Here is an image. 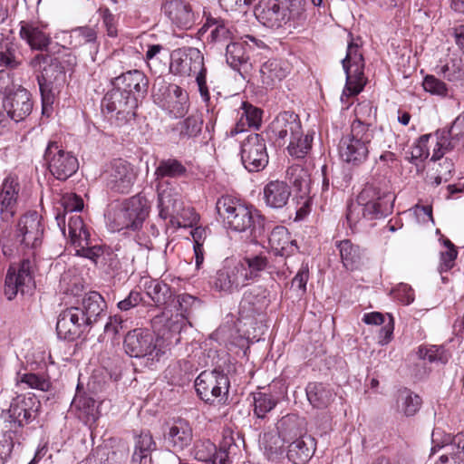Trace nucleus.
Segmentation results:
<instances>
[{"instance_id":"29","label":"nucleus","mask_w":464,"mask_h":464,"mask_svg":"<svg viewBox=\"0 0 464 464\" xmlns=\"http://www.w3.org/2000/svg\"><path fill=\"white\" fill-rule=\"evenodd\" d=\"M290 196V186L283 180H270L263 188V199L266 205L274 209L286 206Z\"/></svg>"},{"instance_id":"42","label":"nucleus","mask_w":464,"mask_h":464,"mask_svg":"<svg viewBox=\"0 0 464 464\" xmlns=\"http://www.w3.org/2000/svg\"><path fill=\"white\" fill-rule=\"evenodd\" d=\"M144 286L147 295L157 306L166 304L171 297L169 286L163 282L158 280H149L146 281Z\"/></svg>"},{"instance_id":"52","label":"nucleus","mask_w":464,"mask_h":464,"mask_svg":"<svg viewBox=\"0 0 464 464\" xmlns=\"http://www.w3.org/2000/svg\"><path fill=\"white\" fill-rule=\"evenodd\" d=\"M20 63L21 60L18 56L16 45L10 42L4 43L0 50V64L10 69H14L20 65Z\"/></svg>"},{"instance_id":"37","label":"nucleus","mask_w":464,"mask_h":464,"mask_svg":"<svg viewBox=\"0 0 464 464\" xmlns=\"http://www.w3.org/2000/svg\"><path fill=\"white\" fill-rule=\"evenodd\" d=\"M268 240L270 246L281 256L293 254L295 249V241L291 239L287 228L283 226L275 227Z\"/></svg>"},{"instance_id":"63","label":"nucleus","mask_w":464,"mask_h":464,"mask_svg":"<svg viewBox=\"0 0 464 464\" xmlns=\"http://www.w3.org/2000/svg\"><path fill=\"white\" fill-rule=\"evenodd\" d=\"M309 279V269L307 265H302L297 274L292 280L291 287L298 292L299 295H303L306 292V284Z\"/></svg>"},{"instance_id":"53","label":"nucleus","mask_w":464,"mask_h":464,"mask_svg":"<svg viewBox=\"0 0 464 464\" xmlns=\"http://www.w3.org/2000/svg\"><path fill=\"white\" fill-rule=\"evenodd\" d=\"M276 405V401L271 394L258 392L254 396V412L258 418H264Z\"/></svg>"},{"instance_id":"30","label":"nucleus","mask_w":464,"mask_h":464,"mask_svg":"<svg viewBox=\"0 0 464 464\" xmlns=\"http://www.w3.org/2000/svg\"><path fill=\"white\" fill-rule=\"evenodd\" d=\"M20 37L27 43L33 50L45 51L51 44V36L44 27L34 23L22 22L20 24Z\"/></svg>"},{"instance_id":"57","label":"nucleus","mask_w":464,"mask_h":464,"mask_svg":"<svg viewBox=\"0 0 464 464\" xmlns=\"http://www.w3.org/2000/svg\"><path fill=\"white\" fill-rule=\"evenodd\" d=\"M444 245L447 250L440 253V264L439 266L440 273L450 270L454 266L458 256L455 246L449 239L444 240Z\"/></svg>"},{"instance_id":"9","label":"nucleus","mask_w":464,"mask_h":464,"mask_svg":"<svg viewBox=\"0 0 464 464\" xmlns=\"http://www.w3.org/2000/svg\"><path fill=\"white\" fill-rule=\"evenodd\" d=\"M229 385L227 376L217 369L202 372L195 381L198 395L209 404L224 400L228 393Z\"/></svg>"},{"instance_id":"60","label":"nucleus","mask_w":464,"mask_h":464,"mask_svg":"<svg viewBox=\"0 0 464 464\" xmlns=\"http://www.w3.org/2000/svg\"><path fill=\"white\" fill-rule=\"evenodd\" d=\"M202 446H205L210 453L223 452L225 455H227V459H230V455L236 454V450H237V446L234 442V439L232 438V436L223 437L218 450H217L215 445L210 443L209 441H208L207 443H203Z\"/></svg>"},{"instance_id":"26","label":"nucleus","mask_w":464,"mask_h":464,"mask_svg":"<svg viewBox=\"0 0 464 464\" xmlns=\"http://www.w3.org/2000/svg\"><path fill=\"white\" fill-rule=\"evenodd\" d=\"M192 429L188 420L178 419L165 431L164 440L168 447L174 450H181L192 441Z\"/></svg>"},{"instance_id":"2","label":"nucleus","mask_w":464,"mask_h":464,"mask_svg":"<svg viewBox=\"0 0 464 464\" xmlns=\"http://www.w3.org/2000/svg\"><path fill=\"white\" fill-rule=\"evenodd\" d=\"M168 331L164 330L158 333V336L148 329L137 328L130 331L123 342L125 352L131 357H150L159 360V357L165 353L167 349L179 341L178 337L182 325L179 320L168 321Z\"/></svg>"},{"instance_id":"13","label":"nucleus","mask_w":464,"mask_h":464,"mask_svg":"<svg viewBox=\"0 0 464 464\" xmlns=\"http://www.w3.org/2000/svg\"><path fill=\"white\" fill-rule=\"evenodd\" d=\"M44 226L42 217L36 211H29L18 219L14 237L24 248H36L41 246Z\"/></svg>"},{"instance_id":"40","label":"nucleus","mask_w":464,"mask_h":464,"mask_svg":"<svg viewBox=\"0 0 464 464\" xmlns=\"http://www.w3.org/2000/svg\"><path fill=\"white\" fill-rule=\"evenodd\" d=\"M185 166L176 159L161 160L155 169V180L165 181V178H179L186 174Z\"/></svg>"},{"instance_id":"59","label":"nucleus","mask_w":464,"mask_h":464,"mask_svg":"<svg viewBox=\"0 0 464 464\" xmlns=\"http://www.w3.org/2000/svg\"><path fill=\"white\" fill-rule=\"evenodd\" d=\"M422 86L426 92L431 94L440 96L448 94L446 83L433 75H427L423 80Z\"/></svg>"},{"instance_id":"56","label":"nucleus","mask_w":464,"mask_h":464,"mask_svg":"<svg viewBox=\"0 0 464 464\" xmlns=\"http://www.w3.org/2000/svg\"><path fill=\"white\" fill-rule=\"evenodd\" d=\"M241 118L249 126L258 129L262 121V111L252 104L245 102H242L241 108Z\"/></svg>"},{"instance_id":"10","label":"nucleus","mask_w":464,"mask_h":464,"mask_svg":"<svg viewBox=\"0 0 464 464\" xmlns=\"http://www.w3.org/2000/svg\"><path fill=\"white\" fill-rule=\"evenodd\" d=\"M102 179L108 189L120 194H127L135 183L137 171L133 165L118 159L106 166Z\"/></svg>"},{"instance_id":"7","label":"nucleus","mask_w":464,"mask_h":464,"mask_svg":"<svg viewBox=\"0 0 464 464\" xmlns=\"http://www.w3.org/2000/svg\"><path fill=\"white\" fill-rule=\"evenodd\" d=\"M216 209L226 226L237 232L253 230L256 223L261 218L256 209L242 204L230 196L219 198L216 203Z\"/></svg>"},{"instance_id":"18","label":"nucleus","mask_w":464,"mask_h":464,"mask_svg":"<svg viewBox=\"0 0 464 464\" xmlns=\"http://www.w3.org/2000/svg\"><path fill=\"white\" fill-rule=\"evenodd\" d=\"M160 97L159 93L154 92V102L158 103L162 110L174 119L181 118L186 115L188 110V95L179 86L169 84L165 88V92Z\"/></svg>"},{"instance_id":"46","label":"nucleus","mask_w":464,"mask_h":464,"mask_svg":"<svg viewBox=\"0 0 464 464\" xmlns=\"http://www.w3.org/2000/svg\"><path fill=\"white\" fill-rule=\"evenodd\" d=\"M72 406L80 411V417L83 418L86 422L95 421L98 418L96 401L91 397L75 396Z\"/></svg>"},{"instance_id":"48","label":"nucleus","mask_w":464,"mask_h":464,"mask_svg":"<svg viewBox=\"0 0 464 464\" xmlns=\"http://www.w3.org/2000/svg\"><path fill=\"white\" fill-rule=\"evenodd\" d=\"M68 236L74 246L90 237L83 220L79 215H72L68 219Z\"/></svg>"},{"instance_id":"38","label":"nucleus","mask_w":464,"mask_h":464,"mask_svg":"<svg viewBox=\"0 0 464 464\" xmlns=\"http://www.w3.org/2000/svg\"><path fill=\"white\" fill-rule=\"evenodd\" d=\"M340 256L343 266L350 270L359 267L362 260V253L360 247L353 245L349 239L338 243Z\"/></svg>"},{"instance_id":"4","label":"nucleus","mask_w":464,"mask_h":464,"mask_svg":"<svg viewBox=\"0 0 464 464\" xmlns=\"http://www.w3.org/2000/svg\"><path fill=\"white\" fill-rule=\"evenodd\" d=\"M269 138L279 146L288 142V153L296 159L304 158L312 148L313 136L304 134L298 115L284 111L270 123Z\"/></svg>"},{"instance_id":"24","label":"nucleus","mask_w":464,"mask_h":464,"mask_svg":"<svg viewBox=\"0 0 464 464\" xmlns=\"http://www.w3.org/2000/svg\"><path fill=\"white\" fill-rule=\"evenodd\" d=\"M165 14L179 28L188 30L195 24V14L191 5L186 0H165Z\"/></svg>"},{"instance_id":"20","label":"nucleus","mask_w":464,"mask_h":464,"mask_svg":"<svg viewBox=\"0 0 464 464\" xmlns=\"http://www.w3.org/2000/svg\"><path fill=\"white\" fill-rule=\"evenodd\" d=\"M20 193L18 179L9 176L5 178L0 191V219L2 223L10 224L17 211Z\"/></svg>"},{"instance_id":"34","label":"nucleus","mask_w":464,"mask_h":464,"mask_svg":"<svg viewBox=\"0 0 464 464\" xmlns=\"http://www.w3.org/2000/svg\"><path fill=\"white\" fill-rule=\"evenodd\" d=\"M260 77L266 88H272L285 79L288 74L287 67L277 60H269L260 68Z\"/></svg>"},{"instance_id":"55","label":"nucleus","mask_w":464,"mask_h":464,"mask_svg":"<svg viewBox=\"0 0 464 464\" xmlns=\"http://www.w3.org/2000/svg\"><path fill=\"white\" fill-rule=\"evenodd\" d=\"M419 355L430 362H439L446 363L449 360V354L442 346L432 345L430 347H420Z\"/></svg>"},{"instance_id":"62","label":"nucleus","mask_w":464,"mask_h":464,"mask_svg":"<svg viewBox=\"0 0 464 464\" xmlns=\"http://www.w3.org/2000/svg\"><path fill=\"white\" fill-rule=\"evenodd\" d=\"M447 131L450 141L454 144V147L464 140V111L455 119Z\"/></svg>"},{"instance_id":"35","label":"nucleus","mask_w":464,"mask_h":464,"mask_svg":"<svg viewBox=\"0 0 464 464\" xmlns=\"http://www.w3.org/2000/svg\"><path fill=\"white\" fill-rule=\"evenodd\" d=\"M86 318L87 324L92 325L104 314L106 304L98 292H90L82 299L80 307Z\"/></svg>"},{"instance_id":"51","label":"nucleus","mask_w":464,"mask_h":464,"mask_svg":"<svg viewBox=\"0 0 464 464\" xmlns=\"http://www.w3.org/2000/svg\"><path fill=\"white\" fill-rule=\"evenodd\" d=\"M17 383L42 392H46L51 387L50 381L44 375L33 372L19 374Z\"/></svg>"},{"instance_id":"36","label":"nucleus","mask_w":464,"mask_h":464,"mask_svg":"<svg viewBox=\"0 0 464 464\" xmlns=\"http://www.w3.org/2000/svg\"><path fill=\"white\" fill-rule=\"evenodd\" d=\"M305 391L309 402L317 409L326 408L335 395L329 386L321 382H310Z\"/></svg>"},{"instance_id":"50","label":"nucleus","mask_w":464,"mask_h":464,"mask_svg":"<svg viewBox=\"0 0 464 464\" xmlns=\"http://www.w3.org/2000/svg\"><path fill=\"white\" fill-rule=\"evenodd\" d=\"M72 37L77 41L79 45L90 44L91 52L97 53L99 44H97V32L90 26H80L72 30Z\"/></svg>"},{"instance_id":"43","label":"nucleus","mask_w":464,"mask_h":464,"mask_svg":"<svg viewBox=\"0 0 464 464\" xmlns=\"http://www.w3.org/2000/svg\"><path fill=\"white\" fill-rule=\"evenodd\" d=\"M286 179L299 192L307 194L310 189V175L300 165H293L286 170Z\"/></svg>"},{"instance_id":"14","label":"nucleus","mask_w":464,"mask_h":464,"mask_svg":"<svg viewBox=\"0 0 464 464\" xmlns=\"http://www.w3.org/2000/svg\"><path fill=\"white\" fill-rule=\"evenodd\" d=\"M432 147L431 160L436 161L443 157L446 151L454 148V144L450 141L448 131L441 130L436 131L434 135L425 134L419 138L411 149L412 160H426L430 155V148Z\"/></svg>"},{"instance_id":"33","label":"nucleus","mask_w":464,"mask_h":464,"mask_svg":"<svg viewBox=\"0 0 464 464\" xmlns=\"http://www.w3.org/2000/svg\"><path fill=\"white\" fill-rule=\"evenodd\" d=\"M314 439L310 436L303 435L290 441L287 451V458L295 464L306 462L314 454Z\"/></svg>"},{"instance_id":"39","label":"nucleus","mask_w":464,"mask_h":464,"mask_svg":"<svg viewBox=\"0 0 464 464\" xmlns=\"http://www.w3.org/2000/svg\"><path fill=\"white\" fill-rule=\"evenodd\" d=\"M422 404L421 398L408 389L399 390L397 392V409L405 416L415 415Z\"/></svg>"},{"instance_id":"58","label":"nucleus","mask_w":464,"mask_h":464,"mask_svg":"<svg viewBox=\"0 0 464 464\" xmlns=\"http://www.w3.org/2000/svg\"><path fill=\"white\" fill-rule=\"evenodd\" d=\"M288 12L290 14V21L292 20L295 23L294 27L303 26L304 24L306 21V14L303 0H290L288 2Z\"/></svg>"},{"instance_id":"31","label":"nucleus","mask_w":464,"mask_h":464,"mask_svg":"<svg viewBox=\"0 0 464 464\" xmlns=\"http://www.w3.org/2000/svg\"><path fill=\"white\" fill-rule=\"evenodd\" d=\"M276 429L283 442H290L306 434L304 420L295 414L282 417L277 422Z\"/></svg>"},{"instance_id":"45","label":"nucleus","mask_w":464,"mask_h":464,"mask_svg":"<svg viewBox=\"0 0 464 464\" xmlns=\"http://www.w3.org/2000/svg\"><path fill=\"white\" fill-rule=\"evenodd\" d=\"M438 73L449 82H460L464 80V62L459 58H451L445 64L438 65Z\"/></svg>"},{"instance_id":"28","label":"nucleus","mask_w":464,"mask_h":464,"mask_svg":"<svg viewBox=\"0 0 464 464\" xmlns=\"http://www.w3.org/2000/svg\"><path fill=\"white\" fill-rule=\"evenodd\" d=\"M431 453L441 450L442 454L435 464H464V434H458L450 443L440 445L432 439Z\"/></svg>"},{"instance_id":"5","label":"nucleus","mask_w":464,"mask_h":464,"mask_svg":"<svg viewBox=\"0 0 464 464\" xmlns=\"http://www.w3.org/2000/svg\"><path fill=\"white\" fill-rule=\"evenodd\" d=\"M150 203L145 196L137 194L121 202L111 203L104 214L106 225L112 232L138 230L149 216Z\"/></svg>"},{"instance_id":"41","label":"nucleus","mask_w":464,"mask_h":464,"mask_svg":"<svg viewBox=\"0 0 464 464\" xmlns=\"http://www.w3.org/2000/svg\"><path fill=\"white\" fill-rule=\"evenodd\" d=\"M226 59L229 66L235 70L246 63L249 56L246 51V42H231L226 48Z\"/></svg>"},{"instance_id":"22","label":"nucleus","mask_w":464,"mask_h":464,"mask_svg":"<svg viewBox=\"0 0 464 464\" xmlns=\"http://www.w3.org/2000/svg\"><path fill=\"white\" fill-rule=\"evenodd\" d=\"M160 217L163 219L178 215L181 207L180 194L169 181H159L156 184Z\"/></svg>"},{"instance_id":"19","label":"nucleus","mask_w":464,"mask_h":464,"mask_svg":"<svg viewBox=\"0 0 464 464\" xmlns=\"http://www.w3.org/2000/svg\"><path fill=\"white\" fill-rule=\"evenodd\" d=\"M86 325H88L86 318L80 307L67 308L58 316L57 335L61 339L73 341L82 334Z\"/></svg>"},{"instance_id":"12","label":"nucleus","mask_w":464,"mask_h":464,"mask_svg":"<svg viewBox=\"0 0 464 464\" xmlns=\"http://www.w3.org/2000/svg\"><path fill=\"white\" fill-rule=\"evenodd\" d=\"M44 159L50 172L60 180H65L72 176L79 168L77 158L69 151H65L55 141L49 142Z\"/></svg>"},{"instance_id":"49","label":"nucleus","mask_w":464,"mask_h":464,"mask_svg":"<svg viewBox=\"0 0 464 464\" xmlns=\"http://www.w3.org/2000/svg\"><path fill=\"white\" fill-rule=\"evenodd\" d=\"M156 444L152 436L149 432H141L135 441V450L132 455V460L141 462L155 449Z\"/></svg>"},{"instance_id":"11","label":"nucleus","mask_w":464,"mask_h":464,"mask_svg":"<svg viewBox=\"0 0 464 464\" xmlns=\"http://www.w3.org/2000/svg\"><path fill=\"white\" fill-rule=\"evenodd\" d=\"M31 268V262L28 259L9 266L4 286V294L8 300L14 299L18 294H28L34 288Z\"/></svg>"},{"instance_id":"8","label":"nucleus","mask_w":464,"mask_h":464,"mask_svg":"<svg viewBox=\"0 0 464 464\" xmlns=\"http://www.w3.org/2000/svg\"><path fill=\"white\" fill-rule=\"evenodd\" d=\"M346 74V83L343 95L353 96L360 93L366 84L364 76V59L358 44L350 42L347 53L342 61Z\"/></svg>"},{"instance_id":"23","label":"nucleus","mask_w":464,"mask_h":464,"mask_svg":"<svg viewBox=\"0 0 464 464\" xmlns=\"http://www.w3.org/2000/svg\"><path fill=\"white\" fill-rule=\"evenodd\" d=\"M138 106V98L126 93L118 88L107 92L102 99V107L108 112H116L127 118L134 116Z\"/></svg>"},{"instance_id":"25","label":"nucleus","mask_w":464,"mask_h":464,"mask_svg":"<svg viewBox=\"0 0 464 464\" xmlns=\"http://www.w3.org/2000/svg\"><path fill=\"white\" fill-rule=\"evenodd\" d=\"M35 398L33 396L17 395L10 403L9 418L19 427L31 422L35 418Z\"/></svg>"},{"instance_id":"47","label":"nucleus","mask_w":464,"mask_h":464,"mask_svg":"<svg viewBox=\"0 0 464 464\" xmlns=\"http://www.w3.org/2000/svg\"><path fill=\"white\" fill-rule=\"evenodd\" d=\"M245 265V272L246 273V282L255 280L260 276V273L264 271L268 265V260L266 256L256 255L246 256L243 261H239Z\"/></svg>"},{"instance_id":"32","label":"nucleus","mask_w":464,"mask_h":464,"mask_svg":"<svg viewBox=\"0 0 464 464\" xmlns=\"http://www.w3.org/2000/svg\"><path fill=\"white\" fill-rule=\"evenodd\" d=\"M76 255L92 260L96 265L105 266L108 262H111L115 255L102 246H91L90 237L86 241L75 246ZM112 264L110 263V266Z\"/></svg>"},{"instance_id":"44","label":"nucleus","mask_w":464,"mask_h":464,"mask_svg":"<svg viewBox=\"0 0 464 464\" xmlns=\"http://www.w3.org/2000/svg\"><path fill=\"white\" fill-rule=\"evenodd\" d=\"M178 303L182 322L194 317L201 311L203 306L201 300L188 294L178 295Z\"/></svg>"},{"instance_id":"6","label":"nucleus","mask_w":464,"mask_h":464,"mask_svg":"<svg viewBox=\"0 0 464 464\" xmlns=\"http://www.w3.org/2000/svg\"><path fill=\"white\" fill-rule=\"evenodd\" d=\"M169 70L173 74L181 77L195 75L202 99L205 102L209 101L204 55L198 48L182 47L174 50L170 54Z\"/></svg>"},{"instance_id":"17","label":"nucleus","mask_w":464,"mask_h":464,"mask_svg":"<svg viewBox=\"0 0 464 464\" xmlns=\"http://www.w3.org/2000/svg\"><path fill=\"white\" fill-rule=\"evenodd\" d=\"M257 20L269 28H280L290 22L288 2L263 0L255 9Z\"/></svg>"},{"instance_id":"3","label":"nucleus","mask_w":464,"mask_h":464,"mask_svg":"<svg viewBox=\"0 0 464 464\" xmlns=\"http://www.w3.org/2000/svg\"><path fill=\"white\" fill-rule=\"evenodd\" d=\"M394 196L383 189L380 183H367L357 197L347 207L346 219L351 227L362 218H380L392 209Z\"/></svg>"},{"instance_id":"54","label":"nucleus","mask_w":464,"mask_h":464,"mask_svg":"<svg viewBox=\"0 0 464 464\" xmlns=\"http://www.w3.org/2000/svg\"><path fill=\"white\" fill-rule=\"evenodd\" d=\"M179 135L182 138H192L201 132L203 121L198 114H192L184 120L181 123Z\"/></svg>"},{"instance_id":"64","label":"nucleus","mask_w":464,"mask_h":464,"mask_svg":"<svg viewBox=\"0 0 464 464\" xmlns=\"http://www.w3.org/2000/svg\"><path fill=\"white\" fill-rule=\"evenodd\" d=\"M208 24H217V26L210 32V37L213 42H223L232 38L230 28L223 22L217 20H208Z\"/></svg>"},{"instance_id":"61","label":"nucleus","mask_w":464,"mask_h":464,"mask_svg":"<svg viewBox=\"0 0 464 464\" xmlns=\"http://www.w3.org/2000/svg\"><path fill=\"white\" fill-rule=\"evenodd\" d=\"M61 206L65 213L81 211L83 208V200L75 193H65L61 197Z\"/></svg>"},{"instance_id":"27","label":"nucleus","mask_w":464,"mask_h":464,"mask_svg":"<svg viewBox=\"0 0 464 464\" xmlns=\"http://www.w3.org/2000/svg\"><path fill=\"white\" fill-rule=\"evenodd\" d=\"M148 84L146 75L139 70L126 72L115 79V85L119 90L138 99L147 93Z\"/></svg>"},{"instance_id":"1","label":"nucleus","mask_w":464,"mask_h":464,"mask_svg":"<svg viewBox=\"0 0 464 464\" xmlns=\"http://www.w3.org/2000/svg\"><path fill=\"white\" fill-rule=\"evenodd\" d=\"M372 106L370 102L360 103L355 108L356 119L351 125V130L343 135L338 145L340 158L352 166L364 163L369 155V145L373 142L380 148H385V136L382 129L372 128L362 121L365 115L371 116ZM390 148V146H388Z\"/></svg>"},{"instance_id":"15","label":"nucleus","mask_w":464,"mask_h":464,"mask_svg":"<svg viewBox=\"0 0 464 464\" xmlns=\"http://www.w3.org/2000/svg\"><path fill=\"white\" fill-rule=\"evenodd\" d=\"M247 285L245 265L235 261H227L217 271L213 279V285L217 290L228 294L237 292Z\"/></svg>"},{"instance_id":"16","label":"nucleus","mask_w":464,"mask_h":464,"mask_svg":"<svg viewBox=\"0 0 464 464\" xmlns=\"http://www.w3.org/2000/svg\"><path fill=\"white\" fill-rule=\"evenodd\" d=\"M241 160L245 168L250 171L263 169L268 162L265 140L260 134L247 136L241 145Z\"/></svg>"},{"instance_id":"21","label":"nucleus","mask_w":464,"mask_h":464,"mask_svg":"<svg viewBox=\"0 0 464 464\" xmlns=\"http://www.w3.org/2000/svg\"><path fill=\"white\" fill-rule=\"evenodd\" d=\"M4 108L7 115L15 122L24 121L33 110L29 92L21 85L17 86L5 97Z\"/></svg>"}]
</instances>
